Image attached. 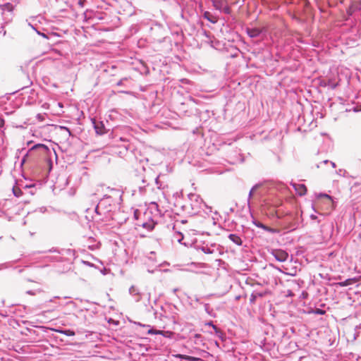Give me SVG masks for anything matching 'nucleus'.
Segmentation results:
<instances>
[{"label":"nucleus","instance_id":"nucleus-1","mask_svg":"<svg viewBox=\"0 0 361 361\" xmlns=\"http://www.w3.org/2000/svg\"><path fill=\"white\" fill-rule=\"evenodd\" d=\"M271 253L275 259L279 262H285L288 257V252L281 249L274 250Z\"/></svg>","mask_w":361,"mask_h":361},{"label":"nucleus","instance_id":"nucleus-2","mask_svg":"<svg viewBox=\"0 0 361 361\" xmlns=\"http://www.w3.org/2000/svg\"><path fill=\"white\" fill-rule=\"evenodd\" d=\"M94 129L98 135H103L105 133V127L102 122H94Z\"/></svg>","mask_w":361,"mask_h":361},{"label":"nucleus","instance_id":"nucleus-3","mask_svg":"<svg viewBox=\"0 0 361 361\" xmlns=\"http://www.w3.org/2000/svg\"><path fill=\"white\" fill-rule=\"evenodd\" d=\"M262 32V29L255 27V28H247V33L250 37H258Z\"/></svg>","mask_w":361,"mask_h":361},{"label":"nucleus","instance_id":"nucleus-4","mask_svg":"<svg viewBox=\"0 0 361 361\" xmlns=\"http://www.w3.org/2000/svg\"><path fill=\"white\" fill-rule=\"evenodd\" d=\"M295 189L297 193L300 196L304 195L307 192V188L303 184L295 185Z\"/></svg>","mask_w":361,"mask_h":361},{"label":"nucleus","instance_id":"nucleus-5","mask_svg":"<svg viewBox=\"0 0 361 361\" xmlns=\"http://www.w3.org/2000/svg\"><path fill=\"white\" fill-rule=\"evenodd\" d=\"M173 356L176 357H178V358L188 360V361H199V360H200V358L190 356V355H182V354H176V355H174Z\"/></svg>","mask_w":361,"mask_h":361},{"label":"nucleus","instance_id":"nucleus-6","mask_svg":"<svg viewBox=\"0 0 361 361\" xmlns=\"http://www.w3.org/2000/svg\"><path fill=\"white\" fill-rule=\"evenodd\" d=\"M228 238L231 241H233L235 244L238 245H240L242 244V240L238 235L230 234L228 235Z\"/></svg>","mask_w":361,"mask_h":361},{"label":"nucleus","instance_id":"nucleus-7","mask_svg":"<svg viewBox=\"0 0 361 361\" xmlns=\"http://www.w3.org/2000/svg\"><path fill=\"white\" fill-rule=\"evenodd\" d=\"M357 281H358V279L353 278V279H346L345 281L341 282L339 284L341 286H347L352 285L355 283H357Z\"/></svg>","mask_w":361,"mask_h":361},{"label":"nucleus","instance_id":"nucleus-8","mask_svg":"<svg viewBox=\"0 0 361 361\" xmlns=\"http://www.w3.org/2000/svg\"><path fill=\"white\" fill-rule=\"evenodd\" d=\"M319 197L324 199V200L326 202V204L328 205L329 207H333V204H334L333 200L329 195H326V194L320 195Z\"/></svg>","mask_w":361,"mask_h":361},{"label":"nucleus","instance_id":"nucleus-9","mask_svg":"<svg viewBox=\"0 0 361 361\" xmlns=\"http://www.w3.org/2000/svg\"><path fill=\"white\" fill-rule=\"evenodd\" d=\"M2 11H12L13 10V6L11 3H6L3 5L0 6Z\"/></svg>","mask_w":361,"mask_h":361},{"label":"nucleus","instance_id":"nucleus-10","mask_svg":"<svg viewBox=\"0 0 361 361\" xmlns=\"http://www.w3.org/2000/svg\"><path fill=\"white\" fill-rule=\"evenodd\" d=\"M204 18H206L207 19H208L209 21H211L212 23H215L216 21V19L212 18V15L210 14L209 12H205L204 14Z\"/></svg>","mask_w":361,"mask_h":361},{"label":"nucleus","instance_id":"nucleus-11","mask_svg":"<svg viewBox=\"0 0 361 361\" xmlns=\"http://www.w3.org/2000/svg\"><path fill=\"white\" fill-rule=\"evenodd\" d=\"M149 334H164V331L159 330L149 329L148 331Z\"/></svg>","mask_w":361,"mask_h":361},{"label":"nucleus","instance_id":"nucleus-12","mask_svg":"<svg viewBox=\"0 0 361 361\" xmlns=\"http://www.w3.org/2000/svg\"><path fill=\"white\" fill-rule=\"evenodd\" d=\"M142 226L144 228H147L149 230H152L153 228V226L151 224H147V223L142 224Z\"/></svg>","mask_w":361,"mask_h":361},{"label":"nucleus","instance_id":"nucleus-13","mask_svg":"<svg viewBox=\"0 0 361 361\" xmlns=\"http://www.w3.org/2000/svg\"><path fill=\"white\" fill-rule=\"evenodd\" d=\"M13 192L16 197H19L20 195V194L22 193L21 190L18 188H16V189L13 188Z\"/></svg>","mask_w":361,"mask_h":361},{"label":"nucleus","instance_id":"nucleus-14","mask_svg":"<svg viewBox=\"0 0 361 361\" xmlns=\"http://www.w3.org/2000/svg\"><path fill=\"white\" fill-rule=\"evenodd\" d=\"M258 227H261V228H263L266 230H269L267 227H266L265 226H264L261 223H258L256 224Z\"/></svg>","mask_w":361,"mask_h":361},{"label":"nucleus","instance_id":"nucleus-15","mask_svg":"<svg viewBox=\"0 0 361 361\" xmlns=\"http://www.w3.org/2000/svg\"><path fill=\"white\" fill-rule=\"evenodd\" d=\"M4 125V120L0 117V127Z\"/></svg>","mask_w":361,"mask_h":361},{"label":"nucleus","instance_id":"nucleus-16","mask_svg":"<svg viewBox=\"0 0 361 361\" xmlns=\"http://www.w3.org/2000/svg\"><path fill=\"white\" fill-rule=\"evenodd\" d=\"M214 6L215 7L218 8H219V4H217V2H214Z\"/></svg>","mask_w":361,"mask_h":361},{"label":"nucleus","instance_id":"nucleus-17","mask_svg":"<svg viewBox=\"0 0 361 361\" xmlns=\"http://www.w3.org/2000/svg\"><path fill=\"white\" fill-rule=\"evenodd\" d=\"M253 189L250 190V195H252Z\"/></svg>","mask_w":361,"mask_h":361},{"label":"nucleus","instance_id":"nucleus-18","mask_svg":"<svg viewBox=\"0 0 361 361\" xmlns=\"http://www.w3.org/2000/svg\"><path fill=\"white\" fill-rule=\"evenodd\" d=\"M212 326H213V328H214V329L217 330V329H216V326L212 325Z\"/></svg>","mask_w":361,"mask_h":361},{"label":"nucleus","instance_id":"nucleus-19","mask_svg":"<svg viewBox=\"0 0 361 361\" xmlns=\"http://www.w3.org/2000/svg\"><path fill=\"white\" fill-rule=\"evenodd\" d=\"M319 313H321V314H322V313H323V311H322V310H320V311H319Z\"/></svg>","mask_w":361,"mask_h":361},{"label":"nucleus","instance_id":"nucleus-20","mask_svg":"<svg viewBox=\"0 0 361 361\" xmlns=\"http://www.w3.org/2000/svg\"><path fill=\"white\" fill-rule=\"evenodd\" d=\"M195 337L198 338V337H200V335L197 334V335L195 336Z\"/></svg>","mask_w":361,"mask_h":361}]
</instances>
